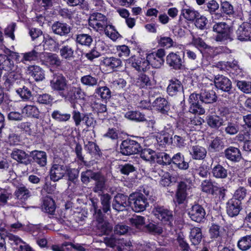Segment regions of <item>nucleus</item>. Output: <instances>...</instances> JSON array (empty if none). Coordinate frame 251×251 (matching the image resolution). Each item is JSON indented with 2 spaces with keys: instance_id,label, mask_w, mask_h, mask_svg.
<instances>
[{
  "instance_id": "obj_1",
  "label": "nucleus",
  "mask_w": 251,
  "mask_h": 251,
  "mask_svg": "<svg viewBox=\"0 0 251 251\" xmlns=\"http://www.w3.org/2000/svg\"><path fill=\"white\" fill-rule=\"evenodd\" d=\"M68 80L61 74H53L50 81V86L53 90L59 93L65 100L74 104L77 99H83L85 93L80 87H75L68 84Z\"/></svg>"
},
{
  "instance_id": "obj_2",
  "label": "nucleus",
  "mask_w": 251,
  "mask_h": 251,
  "mask_svg": "<svg viewBox=\"0 0 251 251\" xmlns=\"http://www.w3.org/2000/svg\"><path fill=\"white\" fill-rule=\"evenodd\" d=\"M92 210L94 211V216L98 222L97 227L104 234H108L112 230L113 226L108 222L104 221V214L100 209H99L97 204L94 201H92Z\"/></svg>"
},
{
  "instance_id": "obj_3",
  "label": "nucleus",
  "mask_w": 251,
  "mask_h": 251,
  "mask_svg": "<svg viewBox=\"0 0 251 251\" xmlns=\"http://www.w3.org/2000/svg\"><path fill=\"white\" fill-rule=\"evenodd\" d=\"M191 188V184L188 181H181L178 182L175 198L173 200L176 206L185 202Z\"/></svg>"
},
{
  "instance_id": "obj_4",
  "label": "nucleus",
  "mask_w": 251,
  "mask_h": 251,
  "mask_svg": "<svg viewBox=\"0 0 251 251\" xmlns=\"http://www.w3.org/2000/svg\"><path fill=\"white\" fill-rule=\"evenodd\" d=\"M151 72H148L145 74H142V109H149L151 107L150 99H145L147 96L152 95V85L151 81L150 75H151Z\"/></svg>"
},
{
  "instance_id": "obj_5",
  "label": "nucleus",
  "mask_w": 251,
  "mask_h": 251,
  "mask_svg": "<svg viewBox=\"0 0 251 251\" xmlns=\"http://www.w3.org/2000/svg\"><path fill=\"white\" fill-rule=\"evenodd\" d=\"M67 170V166L64 164L62 159L54 158L50 170V179L54 182L59 180L63 178Z\"/></svg>"
},
{
  "instance_id": "obj_6",
  "label": "nucleus",
  "mask_w": 251,
  "mask_h": 251,
  "mask_svg": "<svg viewBox=\"0 0 251 251\" xmlns=\"http://www.w3.org/2000/svg\"><path fill=\"white\" fill-rule=\"evenodd\" d=\"M107 18L100 13H94L89 18V25L97 31H102L108 23Z\"/></svg>"
},
{
  "instance_id": "obj_7",
  "label": "nucleus",
  "mask_w": 251,
  "mask_h": 251,
  "mask_svg": "<svg viewBox=\"0 0 251 251\" xmlns=\"http://www.w3.org/2000/svg\"><path fill=\"white\" fill-rule=\"evenodd\" d=\"M213 31L217 33L216 37L217 41H225L231 40L230 37V28L229 25L226 23L221 22L215 24L213 27Z\"/></svg>"
},
{
  "instance_id": "obj_8",
  "label": "nucleus",
  "mask_w": 251,
  "mask_h": 251,
  "mask_svg": "<svg viewBox=\"0 0 251 251\" xmlns=\"http://www.w3.org/2000/svg\"><path fill=\"white\" fill-rule=\"evenodd\" d=\"M199 94L192 93L189 98V111L193 114L202 115L205 113V109L200 104Z\"/></svg>"
},
{
  "instance_id": "obj_9",
  "label": "nucleus",
  "mask_w": 251,
  "mask_h": 251,
  "mask_svg": "<svg viewBox=\"0 0 251 251\" xmlns=\"http://www.w3.org/2000/svg\"><path fill=\"white\" fill-rule=\"evenodd\" d=\"M140 144L131 140H125L120 145V152L124 155H130L139 152Z\"/></svg>"
},
{
  "instance_id": "obj_10",
  "label": "nucleus",
  "mask_w": 251,
  "mask_h": 251,
  "mask_svg": "<svg viewBox=\"0 0 251 251\" xmlns=\"http://www.w3.org/2000/svg\"><path fill=\"white\" fill-rule=\"evenodd\" d=\"M154 214L164 223L168 224L171 226H173L174 221L173 211L161 206H157L153 211Z\"/></svg>"
},
{
  "instance_id": "obj_11",
  "label": "nucleus",
  "mask_w": 251,
  "mask_h": 251,
  "mask_svg": "<svg viewBox=\"0 0 251 251\" xmlns=\"http://www.w3.org/2000/svg\"><path fill=\"white\" fill-rule=\"evenodd\" d=\"M214 83L217 89L230 94L232 83L227 77L223 75H218L215 76Z\"/></svg>"
},
{
  "instance_id": "obj_12",
  "label": "nucleus",
  "mask_w": 251,
  "mask_h": 251,
  "mask_svg": "<svg viewBox=\"0 0 251 251\" xmlns=\"http://www.w3.org/2000/svg\"><path fill=\"white\" fill-rule=\"evenodd\" d=\"M205 211L200 204L193 205L188 211V215L191 219L195 222L201 223L205 217Z\"/></svg>"
},
{
  "instance_id": "obj_13",
  "label": "nucleus",
  "mask_w": 251,
  "mask_h": 251,
  "mask_svg": "<svg viewBox=\"0 0 251 251\" xmlns=\"http://www.w3.org/2000/svg\"><path fill=\"white\" fill-rule=\"evenodd\" d=\"M237 39L241 41H251V24L244 23L236 31Z\"/></svg>"
},
{
  "instance_id": "obj_14",
  "label": "nucleus",
  "mask_w": 251,
  "mask_h": 251,
  "mask_svg": "<svg viewBox=\"0 0 251 251\" xmlns=\"http://www.w3.org/2000/svg\"><path fill=\"white\" fill-rule=\"evenodd\" d=\"M226 204V213L231 217L237 216L242 209L241 202L236 199H230Z\"/></svg>"
},
{
  "instance_id": "obj_15",
  "label": "nucleus",
  "mask_w": 251,
  "mask_h": 251,
  "mask_svg": "<svg viewBox=\"0 0 251 251\" xmlns=\"http://www.w3.org/2000/svg\"><path fill=\"white\" fill-rule=\"evenodd\" d=\"M127 205H129V200L127 196L122 194H118L115 196L112 203L113 209L117 211H123Z\"/></svg>"
},
{
  "instance_id": "obj_16",
  "label": "nucleus",
  "mask_w": 251,
  "mask_h": 251,
  "mask_svg": "<svg viewBox=\"0 0 251 251\" xmlns=\"http://www.w3.org/2000/svg\"><path fill=\"white\" fill-rule=\"evenodd\" d=\"M166 63L174 69L179 70L182 67L183 60L176 53L171 52L166 57Z\"/></svg>"
},
{
  "instance_id": "obj_17",
  "label": "nucleus",
  "mask_w": 251,
  "mask_h": 251,
  "mask_svg": "<svg viewBox=\"0 0 251 251\" xmlns=\"http://www.w3.org/2000/svg\"><path fill=\"white\" fill-rule=\"evenodd\" d=\"M189 153L191 157L194 160H202L206 156V150L199 145H194L190 147Z\"/></svg>"
},
{
  "instance_id": "obj_18",
  "label": "nucleus",
  "mask_w": 251,
  "mask_h": 251,
  "mask_svg": "<svg viewBox=\"0 0 251 251\" xmlns=\"http://www.w3.org/2000/svg\"><path fill=\"white\" fill-rule=\"evenodd\" d=\"M182 91L183 85L178 79L173 78L169 80V84L167 88V92L170 96L176 95L178 93Z\"/></svg>"
},
{
  "instance_id": "obj_19",
  "label": "nucleus",
  "mask_w": 251,
  "mask_h": 251,
  "mask_svg": "<svg viewBox=\"0 0 251 251\" xmlns=\"http://www.w3.org/2000/svg\"><path fill=\"white\" fill-rule=\"evenodd\" d=\"M42 52L39 50L38 47H35L30 51L21 54L22 56V62L25 63L26 62L36 61L41 57Z\"/></svg>"
},
{
  "instance_id": "obj_20",
  "label": "nucleus",
  "mask_w": 251,
  "mask_h": 251,
  "mask_svg": "<svg viewBox=\"0 0 251 251\" xmlns=\"http://www.w3.org/2000/svg\"><path fill=\"white\" fill-rule=\"evenodd\" d=\"M102 64L109 70L114 71L122 66V62L120 59L111 56L103 57Z\"/></svg>"
},
{
  "instance_id": "obj_21",
  "label": "nucleus",
  "mask_w": 251,
  "mask_h": 251,
  "mask_svg": "<svg viewBox=\"0 0 251 251\" xmlns=\"http://www.w3.org/2000/svg\"><path fill=\"white\" fill-rule=\"evenodd\" d=\"M200 101L205 103H213L216 101L217 96L213 90L202 89L199 94Z\"/></svg>"
},
{
  "instance_id": "obj_22",
  "label": "nucleus",
  "mask_w": 251,
  "mask_h": 251,
  "mask_svg": "<svg viewBox=\"0 0 251 251\" xmlns=\"http://www.w3.org/2000/svg\"><path fill=\"white\" fill-rule=\"evenodd\" d=\"M26 73L36 81H41L45 78L44 71L38 66L31 65L29 66L27 68Z\"/></svg>"
},
{
  "instance_id": "obj_23",
  "label": "nucleus",
  "mask_w": 251,
  "mask_h": 251,
  "mask_svg": "<svg viewBox=\"0 0 251 251\" xmlns=\"http://www.w3.org/2000/svg\"><path fill=\"white\" fill-rule=\"evenodd\" d=\"M226 158L233 162H239L241 159V153L237 148L229 147L225 150Z\"/></svg>"
},
{
  "instance_id": "obj_24",
  "label": "nucleus",
  "mask_w": 251,
  "mask_h": 251,
  "mask_svg": "<svg viewBox=\"0 0 251 251\" xmlns=\"http://www.w3.org/2000/svg\"><path fill=\"white\" fill-rule=\"evenodd\" d=\"M152 106L162 114H166L170 110V105L164 98H156L152 102Z\"/></svg>"
},
{
  "instance_id": "obj_25",
  "label": "nucleus",
  "mask_w": 251,
  "mask_h": 251,
  "mask_svg": "<svg viewBox=\"0 0 251 251\" xmlns=\"http://www.w3.org/2000/svg\"><path fill=\"white\" fill-rule=\"evenodd\" d=\"M30 155L34 161L40 167H44L46 165L47 162V155L46 152L35 150L30 152Z\"/></svg>"
},
{
  "instance_id": "obj_26",
  "label": "nucleus",
  "mask_w": 251,
  "mask_h": 251,
  "mask_svg": "<svg viewBox=\"0 0 251 251\" xmlns=\"http://www.w3.org/2000/svg\"><path fill=\"white\" fill-rule=\"evenodd\" d=\"M172 163L179 169L186 170L189 168V163L185 161L184 156L180 152H177L172 157Z\"/></svg>"
},
{
  "instance_id": "obj_27",
  "label": "nucleus",
  "mask_w": 251,
  "mask_h": 251,
  "mask_svg": "<svg viewBox=\"0 0 251 251\" xmlns=\"http://www.w3.org/2000/svg\"><path fill=\"white\" fill-rule=\"evenodd\" d=\"M51 29L54 33L64 36L70 32V27L67 24L56 22L51 26Z\"/></svg>"
},
{
  "instance_id": "obj_28",
  "label": "nucleus",
  "mask_w": 251,
  "mask_h": 251,
  "mask_svg": "<svg viewBox=\"0 0 251 251\" xmlns=\"http://www.w3.org/2000/svg\"><path fill=\"white\" fill-rule=\"evenodd\" d=\"M17 66H15L7 54L0 53V68L8 72L15 70Z\"/></svg>"
},
{
  "instance_id": "obj_29",
  "label": "nucleus",
  "mask_w": 251,
  "mask_h": 251,
  "mask_svg": "<svg viewBox=\"0 0 251 251\" xmlns=\"http://www.w3.org/2000/svg\"><path fill=\"white\" fill-rule=\"evenodd\" d=\"M12 158L22 164L27 165L29 163V159L27 158L28 155L24 151L15 149L11 153Z\"/></svg>"
},
{
  "instance_id": "obj_30",
  "label": "nucleus",
  "mask_w": 251,
  "mask_h": 251,
  "mask_svg": "<svg viewBox=\"0 0 251 251\" xmlns=\"http://www.w3.org/2000/svg\"><path fill=\"white\" fill-rule=\"evenodd\" d=\"M14 195L18 200L25 201L31 196V193L25 185L22 184L16 188Z\"/></svg>"
},
{
  "instance_id": "obj_31",
  "label": "nucleus",
  "mask_w": 251,
  "mask_h": 251,
  "mask_svg": "<svg viewBox=\"0 0 251 251\" xmlns=\"http://www.w3.org/2000/svg\"><path fill=\"white\" fill-rule=\"evenodd\" d=\"M60 55L67 60H71L75 57L74 47L71 45L63 46L60 49Z\"/></svg>"
},
{
  "instance_id": "obj_32",
  "label": "nucleus",
  "mask_w": 251,
  "mask_h": 251,
  "mask_svg": "<svg viewBox=\"0 0 251 251\" xmlns=\"http://www.w3.org/2000/svg\"><path fill=\"white\" fill-rule=\"evenodd\" d=\"M41 207L43 211L50 214H53L56 208L53 200L48 196L44 198Z\"/></svg>"
},
{
  "instance_id": "obj_33",
  "label": "nucleus",
  "mask_w": 251,
  "mask_h": 251,
  "mask_svg": "<svg viewBox=\"0 0 251 251\" xmlns=\"http://www.w3.org/2000/svg\"><path fill=\"white\" fill-rule=\"evenodd\" d=\"M129 205L136 212L141 210V196L138 193L131 194L128 198Z\"/></svg>"
},
{
  "instance_id": "obj_34",
  "label": "nucleus",
  "mask_w": 251,
  "mask_h": 251,
  "mask_svg": "<svg viewBox=\"0 0 251 251\" xmlns=\"http://www.w3.org/2000/svg\"><path fill=\"white\" fill-rule=\"evenodd\" d=\"M94 180L95 183L93 191L95 193L102 192L106 188V177L100 173Z\"/></svg>"
},
{
  "instance_id": "obj_35",
  "label": "nucleus",
  "mask_w": 251,
  "mask_h": 251,
  "mask_svg": "<svg viewBox=\"0 0 251 251\" xmlns=\"http://www.w3.org/2000/svg\"><path fill=\"white\" fill-rule=\"evenodd\" d=\"M7 238L11 241V244L20 245L18 251H33L31 248L25 244L19 237L13 234H9L7 236Z\"/></svg>"
},
{
  "instance_id": "obj_36",
  "label": "nucleus",
  "mask_w": 251,
  "mask_h": 251,
  "mask_svg": "<svg viewBox=\"0 0 251 251\" xmlns=\"http://www.w3.org/2000/svg\"><path fill=\"white\" fill-rule=\"evenodd\" d=\"M22 113L28 117L39 119L40 112L38 107L34 105H26L22 110Z\"/></svg>"
},
{
  "instance_id": "obj_37",
  "label": "nucleus",
  "mask_w": 251,
  "mask_h": 251,
  "mask_svg": "<svg viewBox=\"0 0 251 251\" xmlns=\"http://www.w3.org/2000/svg\"><path fill=\"white\" fill-rule=\"evenodd\" d=\"M206 121L209 126L216 129L223 126L224 122L223 118L215 115L208 116Z\"/></svg>"
},
{
  "instance_id": "obj_38",
  "label": "nucleus",
  "mask_w": 251,
  "mask_h": 251,
  "mask_svg": "<svg viewBox=\"0 0 251 251\" xmlns=\"http://www.w3.org/2000/svg\"><path fill=\"white\" fill-rule=\"evenodd\" d=\"M212 174L216 178L224 179L227 176V170L218 164L212 169Z\"/></svg>"
},
{
  "instance_id": "obj_39",
  "label": "nucleus",
  "mask_w": 251,
  "mask_h": 251,
  "mask_svg": "<svg viewBox=\"0 0 251 251\" xmlns=\"http://www.w3.org/2000/svg\"><path fill=\"white\" fill-rule=\"evenodd\" d=\"M201 238L202 233L200 228L195 227L191 229L190 239L193 245H198L201 242Z\"/></svg>"
},
{
  "instance_id": "obj_40",
  "label": "nucleus",
  "mask_w": 251,
  "mask_h": 251,
  "mask_svg": "<svg viewBox=\"0 0 251 251\" xmlns=\"http://www.w3.org/2000/svg\"><path fill=\"white\" fill-rule=\"evenodd\" d=\"M51 117L55 121L59 122H65L69 121L71 118V115L68 113H63L59 110H54L51 113Z\"/></svg>"
},
{
  "instance_id": "obj_41",
  "label": "nucleus",
  "mask_w": 251,
  "mask_h": 251,
  "mask_svg": "<svg viewBox=\"0 0 251 251\" xmlns=\"http://www.w3.org/2000/svg\"><path fill=\"white\" fill-rule=\"evenodd\" d=\"M105 34L113 41H116L119 37V33L115 29L114 27L109 23L104 27L103 30Z\"/></svg>"
},
{
  "instance_id": "obj_42",
  "label": "nucleus",
  "mask_w": 251,
  "mask_h": 251,
  "mask_svg": "<svg viewBox=\"0 0 251 251\" xmlns=\"http://www.w3.org/2000/svg\"><path fill=\"white\" fill-rule=\"evenodd\" d=\"M76 41L82 46L89 47L93 42V38L89 34H80L76 35Z\"/></svg>"
},
{
  "instance_id": "obj_43",
  "label": "nucleus",
  "mask_w": 251,
  "mask_h": 251,
  "mask_svg": "<svg viewBox=\"0 0 251 251\" xmlns=\"http://www.w3.org/2000/svg\"><path fill=\"white\" fill-rule=\"evenodd\" d=\"M80 81L84 85L94 87L97 86L98 83V78L88 75L82 76Z\"/></svg>"
},
{
  "instance_id": "obj_44",
  "label": "nucleus",
  "mask_w": 251,
  "mask_h": 251,
  "mask_svg": "<svg viewBox=\"0 0 251 251\" xmlns=\"http://www.w3.org/2000/svg\"><path fill=\"white\" fill-rule=\"evenodd\" d=\"M100 172H94L91 170H87L85 172H82L81 174V179L83 183H88L90 182V179L95 180L99 175Z\"/></svg>"
},
{
  "instance_id": "obj_45",
  "label": "nucleus",
  "mask_w": 251,
  "mask_h": 251,
  "mask_svg": "<svg viewBox=\"0 0 251 251\" xmlns=\"http://www.w3.org/2000/svg\"><path fill=\"white\" fill-rule=\"evenodd\" d=\"M238 247L242 251H247L251 248V235L241 238L238 242Z\"/></svg>"
},
{
  "instance_id": "obj_46",
  "label": "nucleus",
  "mask_w": 251,
  "mask_h": 251,
  "mask_svg": "<svg viewBox=\"0 0 251 251\" xmlns=\"http://www.w3.org/2000/svg\"><path fill=\"white\" fill-rule=\"evenodd\" d=\"M146 58L150 61L151 66L154 68H159L164 63V59H160L154 56L153 53H146Z\"/></svg>"
},
{
  "instance_id": "obj_47",
  "label": "nucleus",
  "mask_w": 251,
  "mask_h": 251,
  "mask_svg": "<svg viewBox=\"0 0 251 251\" xmlns=\"http://www.w3.org/2000/svg\"><path fill=\"white\" fill-rule=\"evenodd\" d=\"M101 204L103 213H106L110 210L111 196L108 194L101 195L100 197Z\"/></svg>"
},
{
  "instance_id": "obj_48",
  "label": "nucleus",
  "mask_w": 251,
  "mask_h": 251,
  "mask_svg": "<svg viewBox=\"0 0 251 251\" xmlns=\"http://www.w3.org/2000/svg\"><path fill=\"white\" fill-rule=\"evenodd\" d=\"M236 86L242 92L251 93V82L245 80H236Z\"/></svg>"
},
{
  "instance_id": "obj_49",
  "label": "nucleus",
  "mask_w": 251,
  "mask_h": 251,
  "mask_svg": "<svg viewBox=\"0 0 251 251\" xmlns=\"http://www.w3.org/2000/svg\"><path fill=\"white\" fill-rule=\"evenodd\" d=\"M150 116H148L147 118H145V114H142V126L147 128V131L150 132L152 131L153 125L154 123V121L152 120V113L151 111H149Z\"/></svg>"
},
{
  "instance_id": "obj_50",
  "label": "nucleus",
  "mask_w": 251,
  "mask_h": 251,
  "mask_svg": "<svg viewBox=\"0 0 251 251\" xmlns=\"http://www.w3.org/2000/svg\"><path fill=\"white\" fill-rule=\"evenodd\" d=\"M95 93L101 99L107 100L110 98L111 92L107 86H101L95 90Z\"/></svg>"
},
{
  "instance_id": "obj_51",
  "label": "nucleus",
  "mask_w": 251,
  "mask_h": 251,
  "mask_svg": "<svg viewBox=\"0 0 251 251\" xmlns=\"http://www.w3.org/2000/svg\"><path fill=\"white\" fill-rule=\"evenodd\" d=\"M184 17L188 21H194L200 16L199 13L192 8L184 9L182 11Z\"/></svg>"
},
{
  "instance_id": "obj_52",
  "label": "nucleus",
  "mask_w": 251,
  "mask_h": 251,
  "mask_svg": "<svg viewBox=\"0 0 251 251\" xmlns=\"http://www.w3.org/2000/svg\"><path fill=\"white\" fill-rule=\"evenodd\" d=\"M53 100V97L48 94H43L37 96V101L40 104L51 105Z\"/></svg>"
},
{
  "instance_id": "obj_53",
  "label": "nucleus",
  "mask_w": 251,
  "mask_h": 251,
  "mask_svg": "<svg viewBox=\"0 0 251 251\" xmlns=\"http://www.w3.org/2000/svg\"><path fill=\"white\" fill-rule=\"evenodd\" d=\"M157 159V163L163 165H170L172 161V157L165 152L159 153Z\"/></svg>"
},
{
  "instance_id": "obj_54",
  "label": "nucleus",
  "mask_w": 251,
  "mask_h": 251,
  "mask_svg": "<svg viewBox=\"0 0 251 251\" xmlns=\"http://www.w3.org/2000/svg\"><path fill=\"white\" fill-rule=\"evenodd\" d=\"M144 228L148 232L154 235H159L163 232V229L161 227L152 223H150L145 226Z\"/></svg>"
},
{
  "instance_id": "obj_55",
  "label": "nucleus",
  "mask_w": 251,
  "mask_h": 251,
  "mask_svg": "<svg viewBox=\"0 0 251 251\" xmlns=\"http://www.w3.org/2000/svg\"><path fill=\"white\" fill-rule=\"evenodd\" d=\"M223 147V141L222 139L218 137H216L212 140L209 145V149L211 151H219Z\"/></svg>"
},
{
  "instance_id": "obj_56",
  "label": "nucleus",
  "mask_w": 251,
  "mask_h": 251,
  "mask_svg": "<svg viewBox=\"0 0 251 251\" xmlns=\"http://www.w3.org/2000/svg\"><path fill=\"white\" fill-rule=\"evenodd\" d=\"M16 92L21 98L25 100H29L32 97L31 92L26 86H23V88L17 89Z\"/></svg>"
},
{
  "instance_id": "obj_57",
  "label": "nucleus",
  "mask_w": 251,
  "mask_h": 251,
  "mask_svg": "<svg viewBox=\"0 0 251 251\" xmlns=\"http://www.w3.org/2000/svg\"><path fill=\"white\" fill-rule=\"evenodd\" d=\"M247 189L244 187H240L234 192L232 199H236L241 202L247 195Z\"/></svg>"
},
{
  "instance_id": "obj_58",
  "label": "nucleus",
  "mask_w": 251,
  "mask_h": 251,
  "mask_svg": "<svg viewBox=\"0 0 251 251\" xmlns=\"http://www.w3.org/2000/svg\"><path fill=\"white\" fill-rule=\"evenodd\" d=\"M129 230V227L123 223L118 224L114 228V233L118 235H124Z\"/></svg>"
},
{
  "instance_id": "obj_59",
  "label": "nucleus",
  "mask_w": 251,
  "mask_h": 251,
  "mask_svg": "<svg viewBox=\"0 0 251 251\" xmlns=\"http://www.w3.org/2000/svg\"><path fill=\"white\" fill-rule=\"evenodd\" d=\"M92 106L98 113H104L107 110L106 105L100 103V100L93 101L92 102Z\"/></svg>"
},
{
  "instance_id": "obj_60",
  "label": "nucleus",
  "mask_w": 251,
  "mask_h": 251,
  "mask_svg": "<svg viewBox=\"0 0 251 251\" xmlns=\"http://www.w3.org/2000/svg\"><path fill=\"white\" fill-rule=\"evenodd\" d=\"M16 24L15 23H12L9 24L4 30V34L6 36L10 38L12 40H14L15 37L14 32L15 30Z\"/></svg>"
},
{
  "instance_id": "obj_61",
  "label": "nucleus",
  "mask_w": 251,
  "mask_h": 251,
  "mask_svg": "<svg viewBox=\"0 0 251 251\" xmlns=\"http://www.w3.org/2000/svg\"><path fill=\"white\" fill-rule=\"evenodd\" d=\"M158 43L160 47L166 48L172 47L174 44L173 40L169 37H161Z\"/></svg>"
},
{
  "instance_id": "obj_62",
  "label": "nucleus",
  "mask_w": 251,
  "mask_h": 251,
  "mask_svg": "<svg viewBox=\"0 0 251 251\" xmlns=\"http://www.w3.org/2000/svg\"><path fill=\"white\" fill-rule=\"evenodd\" d=\"M125 117L130 120L140 122L141 121V113L136 111H131L126 112Z\"/></svg>"
},
{
  "instance_id": "obj_63",
  "label": "nucleus",
  "mask_w": 251,
  "mask_h": 251,
  "mask_svg": "<svg viewBox=\"0 0 251 251\" xmlns=\"http://www.w3.org/2000/svg\"><path fill=\"white\" fill-rule=\"evenodd\" d=\"M207 23V18L203 16H201L200 17H198L196 18L195 25L197 28L200 29H204L205 28Z\"/></svg>"
},
{
  "instance_id": "obj_64",
  "label": "nucleus",
  "mask_w": 251,
  "mask_h": 251,
  "mask_svg": "<svg viewBox=\"0 0 251 251\" xmlns=\"http://www.w3.org/2000/svg\"><path fill=\"white\" fill-rule=\"evenodd\" d=\"M221 7L223 12L227 15H231L234 13L233 6L228 1L222 2Z\"/></svg>"
}]
</instances>
